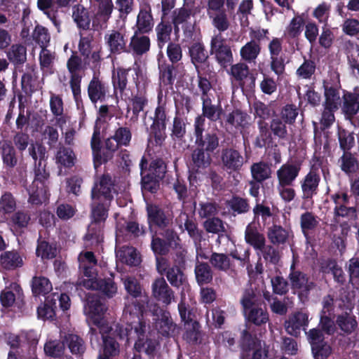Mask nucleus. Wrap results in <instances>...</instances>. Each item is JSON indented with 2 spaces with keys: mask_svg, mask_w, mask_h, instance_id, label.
<instances>
[{
  "mask_svg": "<svg viewBox=\"0 0 359 359\" xmlns=\"http://www.w3.org/2000/svg\"><path fill=\"white\" fill-rule=\"evenodd\" d=\"M55 160L57 165L71 168L75 165L76 156L72 149L62 146L58 149Z\"/></svg>",
  "mask_w": 359,
  "mask_h": 359,
  "instance_id": "nucleus-47",
  "label": "nucleus"
},
{
  "mask_svg": "<svg viewBox=\"0 0 359 359\" xmlns=\"http://www.w3.org/2000/svg\"><path fill=\"white\" fill-rule=\"evenodd\" d=\"M131 68H123L118 67L112 72L111 82L114 92L119 91L123 94L127 88L128 83L129 72Z\"/></svg>",
  "mask_w": 359,
  "mask_h": 359,
  "instance_id": "nucleus-40",
  "label": "nucleus"
},
{
  "mask_svg": "<svg viewBox=\"0 0 359 359\" xmlns=\"http://www.w3.org/2000/svg\"><path fill=\"white\" fill-rule=\"evenodd\" d=\"M211 20V24L218 32L219 34L226 32L230 27L231 23L226 11H222L208 15Z\"/></svg>",
  "mask_w": 359,
  "mask_h": 359,
  "instance_id": "nucleus-62",
  "label": "nucleus"
},
{
  "mask_svg": "<svg viewBox=\"0 0 359 359\" xmlns=\"http://www.w3.org/2000/svg\"><path fill=\"white\" fill-rule=\"evenodd\" d=\"M87 93L91 103L95 105L98 102L106 101L109 93V86L98 75L93 74L88 83Z\"/></svg>",
  "mask_w": 359,
  "mask_h": 359,
  "instance_id": "nucleus-18",
  "label": "nucleus"
},
{
  "mask_svg": "<svg viewBox=\"0 0 359 359\" xmlns=\"http://www.w3.org/2000/svg\"><path fill=\"white\" fill-rule=\"evenodd\" d=\"M0 154L4 168L6 170H11L18 165L19 157L16 149L11 140H4Z\"/></svg>",
  "mask_w": 359,
  "mask_h": 359,
  "instance_id": "nucleus-29",
  "label": "nucleus"
},
{
  "mask_svg": "<svg viewBox=\"0 0 359 359\" xmlns=\"http://www.w3.org/2000/svg\"><path fill=\"white\" fill-rule=\"evenodd\" d=\"M84 313L89 318V325L101 327L104 324V305L97 294L88 293L84 303Z\"/></svg>",
  "mask_w": 359,
  "mask_h": 359,
  "instance_id": "nucleus-12",
  "label": "nucleus"
},
{
  "mask_svg": "<svg viewBox=\"0 0 359 359\" xmlns=\"http://www.w3.org/2000/svg\"><path fill=\"white\" fill-rule=\"evenodd\" d=\"M189 54L191 63L196 71L199 67L205 69L210 67L209 55L202 42H195L189 48Z\"/></svg>",
  "mask_w": 359,
  "mask_h": 359,
  "instance_id": "nucleus-24",
  "label": "nucleus"
},
{
  "mask_svg": "<svg viewBox=\"0 0 359 359\" xmlns=\"http://www.w3.org/2000/svg\"><path fill=\"white\" fill-rule=\"evenodd\" d=\"M114 279V275L110 273L108 277H99L96 281H78L77 285L87 289L97 290L105 297L112 298L117 292V285Z\"/></svg>",
  "mask_w": 359,
  "mask_h": 359,
  "instance_id": "nucleus-15",
  "label": "nucleus"
},
{
  "mask_svg": "<svg viewBox=\"0 0 359 359\" xmlns=\"http://www.w3.org/2000/svg\"><path fill=\"white\" fill-rule=\"evenodd\" d=\"M151 118L149 137L154 139L156 146H161L167 137L166 128L170 120L165 103L158 102Z\"/></svg>",
  "mask_w": 359,
  "mask_h": 359,
  "instance_id": "nucleus-5",
  "label": "nucleus"
},
{
  "mask_svg": "<svg viewBox=\"0 0 359 359\" xmlns=\"http://www.w3.org/2000/svg\"><path fill=\"white\" fill-rule=\"evenodd\" d=\"M252 180L257 182H263L269 179L271 175L270 166L264 161L254 163L250 166Z\"/></svg>",
  "mask_w": 359,
  "mask_h": 359,
  "instance_id": "nucleus-52",
  "label": "nucleus"
},
{
  "mask_svg": "<svg viewBox=\"0 0 359 359\" xmlns=\"http://www.w3.org/2000/svg\"><path fill=\"white\" fill-rule=\"evenodd\" d=\"M37 7L51 20L55 27L59 29L61 22L58 19L57 9L53 7V0H37Z\"/></svg>",
  "mask_w": 359,
  "mask_h": 359,
  "instance_id": "nucleus-55",
  "label": "nucleus"
},
{
  "mask_svg": "<svg viewBox=\"0 0 359 359\" xmlns=\"http://www.w3.org/2000/svg\"><path fill=\"white\" fill-rule=\"evenodd\" d=\"M300 163H285L277 170L279 187H290L298 177L301 170Z\"/></svg>",
  "mask_w": 359,
  "mask_h": 359,
  "instance_id": "nucleus-22",
  "label": "nucleus"
},
{
  "mask_svg": "<svg viewBox=\"0 0 359 359\" xmlns=\"http://www.w3.org/2000/svg\"><path fill=\"white\" fill-rule=\"evenodd\" d=\"M245 320L256 326L265 325L269 320V313L262 306L261 298L252 289H246L240 300Z\"/></svg>",
  "mask_w": 359,
  "mask_h": 359,
  "instance_id": "nucleus-2",
  "label": "nucleus"
},
{
  "mask_svg": "<svg viewBox=\"0 0 359 359\" xmlns=\"http://www.w3.org/2000/svg\"><path fill=\"white\" fill-rule=\"evenodd\" d=\"M93 161L95 169H97V164L101 161L102 142L100 137V128L95 126L90 140Z\"/></svg>",
  "mask_w": 359,
  "mask_h": 359,
  "instance_id": "nucleus-53",
  "label": "nucleus"
},
{
  "mask_svg": "<svg viewBox=\"0 0 359 359\" xmlns=\"http://www.w3.org/2000/svg\"><path fill=\"white\" fill-rule=\"evenodd\" d=\"M147 223L151 231L165 229L172 224V215L161 206L147 203L146 206Z\"/></svg>",
  "mask_w": 359,
  "mask_h": 359,
  "instance_id": "nucleus-10",
  "label": "nucleus"
},
{
  "mask_svg": "<svg viewBox=\"0 0 359 359\" xmlns=\"http://www.w3.org/2000/svg\"><path fill=\"white\" fill-rule=\"evenodd\" d=\"M194 144L202 149L214 154L219 147V137L213 130H205V126H194Z\"/></svg>",
  "mask_w": 359,
  "mask_h": 359,
  "instance_id": "nucleus-13",
  "label": "nucleus"
},
{
  "mask_svg": "<svg viewBox=\"0 0 359 359\" xmlns=\"http://www.w3.org/2000/svg\"><path fill=\"white\" fill-rule=\"evenodd\" d=\"M67 68L70 74L69 86L72 92L74 99L77 105L82 103L81 98V80L83 75V61L80 56L75 53L69 57L67 62Z\"/></svg>",
  "mask_w": 359,
  "mask_h": 359,
  "instance_id": "nucleus-8",
  "label": "nucleus"
},
{
  "mask_svg": "<svg viewBox=\"0 0 359 359\" xmlns=\"http://www.w3.org/2000/svg\"><path fill=\"white\" fill-rule=\"evenodd\" d=\"M309 325V316L303 312H296L285 323V330L290 335L297 337L300 335L301 330H306Z\"/></svg>",
  "mask_w": 359,
  "mask_h": 359,
  "instance_id": "nucleus-27",
  "label": "nucleus"
},
{
  "mask_svg": "<svg viewBox=\"0 0 359 359\" xmlns=\"http://www.w3.org/2000/svg\"><path fill=\"white\" fill-rule=\"evenodd\" d=\"M261 51L259 43L251 40L244 45L240 50V55L243 60L252 62L257 57Z\"/></svg>",
  "mask_w": 359,
  "mask_h": 359,
  "instance_id": "nucleus-60",
  "label": "nucleus"
},
{
  "mask_svg": "<svg viewBox=\"0 0 359 359\" xmlns=\"http://www.w3.org/2000/svg\"><path fill=\"white\" fill-rule=\"evenodd\" d=\"M147 171L163 180L168 171L167 163L161 157H153L148 163Z\"/></svg>",
  "mask_w": 359,
  "mask_h": 359,
  "instance_id": "nucleus-61",
  "label": "nucleus"
},
{
  "mask_svg": "<svg viewBox=\"0 0 359 359\" xmlns=\"http://www.w3.org/2000/svg\"><path fill=\"white\" fill-rule=\"evenodd\" d=\"M323 88L325 96L324 107L327 109H339L341 104L339 88L326 80L323 81Z\"/></svg>",
  "mask_w": 359,
  "mask_h": 359,
  "instance_id": "nucleus-33",
  "label": "nucleus"
},
{
  "mask_svg": "<svg viewBox=\"0 0 359 359\" xmlns=\"http://www.w3.org/2000/svg\"><path fill=\"white\" fill-rule=\"evenodd\" d=\"M268 238L273 245L285 244L289 237L288 231L280 225L273 224L268 230Z\"/></svg>",
  "mask_w": 359,
  "mask_h": 359,
  "instance_id": "nucleus-58",
  "label": "nucleus"
},
{
  "mask_svg": "<svg viewBox=\"0 0 359 359\" xmlns=\"http://www.w3.org/2000/svg\"><path fill=\"white\" fill-rule=\"evenodd\" d=\"M341 111L347 120H352L359 112V87H355L352 91L344 90Z\"/></svg>",
  "mask_w": 359,
  "mask_h": 359,
  "instance_id": "nucleus-19",
  "label": "nucleus"
},
{
  "mask_svg": "<svg viewBox=\"0 0 359 359\" xmlns=\"http://www.w3.org/2000/svg\"><path fill=\"white\" fill-rule=\"evenodd\" d=\"M164 18L163 15L161 22L155 27L157 46L160 49H162L167 43L171 42L172 26L169 21L164 20Z\"/></svg>",
  "mask_w": 359,
  "mask_h": 359,
  "instance_id": "nucleus-38",
  "label": "nucleus"
},
{
  "mask_svg": "<svg viewBox=\"0 0 359 359\" xmlns=\"http://www.w3.org/2000/svg\"><path fill=\"white\" fill-rule=\"evenodd\" d=\"M7 58L15 67L27 61V48L22 43H14L6 51Z\"/></svg>",
  "mask_w": 359,
  "mask_h": 359,
  "instance_id": "nucleus-42",
  "label": "nucleus"
},
{
  "mask_svg": "<svg viewBox=\"0 0 359 359\" xmlns=\"http://www.w3.org/2000/svg\"><path fill=\"white\" fill-rule=\"evenodd\" d=\"M320 182V175L318 169L313 166L299 182L302 192V207L307 204L313 205V197L318 193Z\"/></svg>",
  "mask_w": 359,
  "mask_h": 359,
  "instance_id": "nucleus-9",
  "label": "nucleus"
},
{
  "mask_svg": "<svg viewBox=\"0 0 359 359\" xmlns=\"http://www.w3.org/2000/svg\"><path fill=\"white\" fill-rule=\"evenodd\" d=\"M1 264L6 270H13L23 266L22 257L18 251H6L1 255Z\"/></svg>",
  "mask_w": 359,
  "mask_h": 359,
  "instance_id": "nucleus-44",
  "label": "nucleus"
},
{
  "mask_svg": "<svg viewBox=\"0 0 359 359\" xmlns=\"http://www.w3.org/2000/svg\"><path fill=\"white\" fill-rule=\"evenodd\" d=\"M121 147L114 140L112 135L104 140V146L101 151V162L97 164V168L102 164H106L113 159L116 151Z\"/></svg>",
  "mask_w": 359,
  "mask_h": 359,
  "instance_id": "nucleus-50",
  "label": "nucleus"
},
{
  "mask_svg": "<svg viewBox=\"0 0 359 359\" xmlns=\"http://www.w3.org/2000/svg\"><path fill=\"white\" fill-rule=\"evenodd\" d=\"M36 243V257H40L42 260H49L56 257L57 250L55 242H49L40 235Z\"/></svg>",
  "mask_w": 359,
  "mask_h": 359,
  "instance_id": "nucleus-34",
  "label": "nucleus"
},
{
  "mask_svg": "<svg viewBox=\"0 0 359 359\" xmlns=\"http://www.w3.org/2000/svg\"><path fill=\"white\" fill-rule=\"evenodd\" d=\"M151 41L148 36L134 32L128 46V53L141 56L150 50Z\"/></svg>",
  "mask_w": 359,
  "mask_h": 359,
  "instance_id": "nucleus-30",
  "label": "nucleus"
},
{
  "mask_svg": "<svg viewBox=\"0 0 359 359\" xmlns=\"http://www.w3.org/2000/svg\"><path fill=\"white\" fill-rule=\"evenodd\" d=\"M195 14L192 8L183 6L173 11L172 20L182 27L190 22L191 17L194 16Z\"/></svg>",
  "mask_w": 359,
  "mask_h": 359,
  "instance_id": "nucleus-64",
  "label": "nucleus"
},
{
  "mask_svg": "<svg viewBox=\"0 0 359 359\" xmlns=\"http://www.w3.org/2000/svg\"><path fill=\"white\" fill-rule=\"evenodd\" d=\"M196 280L200 286L212 282L213 273L210 266L206 262H198L195 269Z\"/></svg>",
  "mask_w": 359,
  "mask_h": 359,
  "instance_id": "nucleus-51",
  "label": "nucleus"
},
{
  "mask_svg": "<svg viewBox=\"0 0 359 359\" xmlns=\"http://www.w3.org/2000/svg\"><path fill=\"white\" fill-rule=\"evenodd\" d=\"M27 191L29 194L28 202L32 205H41L48 198V187L31 184L27 189Z\"/></svg>",
  "mask_w": 359,
  "mask_h": 359,
  "instance_id": "nucleus-57",
  "label": "nucleus"
},
{
  "mask_svg": "<svg viewBox=\"0 0 359 359\" xmlns=\"http://www.w3.org/2000/svg\"><path fill=\"white\" fill-rule=\"evenodd\" d=\"M336 324L341 331L346 335L354 332L358 325L356 317L346 311L337 316Z\"/></svg>",
  "mask_w": 359,
  "mask_h": 359,
  "instance_id": "nucleus-41",
  "label": "nucleus"
},
{
  "mask_svg": "<svg viewBox=\"0 0 359 359\" xmlns=\"http://www.w3.org/2000/svg\"><path fill=\"white\" fill-rule=\"evenodd\" d=\"M338 162L341 171L348 175L355 174L359 170V161L357 155L351 151L343 152Z\"/></svg>",
  "mask_w": 359,
  "mask_h": 359,
  "instance_id": "nucleus-37",
  "label": "nucleus"
},
{
  "mask_svg": "<svg viewBox=\"0 0 359 359\" xmlns=\"http://www.w3.org/2000/svg\"><path fill=\"white\" fill-rule=\"evenodd\" d=\"M209 262L214 269L220 271L227 272L231 267L230 258L224 253L212 252Z\"/></svg>",
  "mask_w": 359,
  "mask_h": 359,
  "instance_id": "nucleus-59",
  "label": "nucleus"
},
{
  "mask_svg": "<svg viewBox=\"0 0 359 359\" xmlns=\"http://www.w3.org/2000/svg\"><path fill=\"white\" fill-rule=\"evenodd\" d=\"M245 241L256 250H262L266 244L264 235L260 233L256 226H252L251 224H248L245 229Z\"/></svg>",
  "mask_w": 359,
  "mask_h": 359,
  "instance_id": "nucleus-39",
  "label": "nucleus"
},
{
  "mask_svg": "<svg viewBox=\"0 0 359 359\" xmlns=\"http://www.w3.org/2000/svg\"><path fill=\"white\" fill-rule=\"evenodd\" d=\"M35 77L36 71L34 66L27 64L26 65L25 72H24L21 78V88L27 96H32L35 92L34 84Z\"/></svg>",
  "mask_w": 359,
  "mask_h": 359,
  "instance_id": "nucleus-45",
  "label": "nucleus"
},
{
  "mask_svg": "<svg viewBox=\"0 0 359 359\" xmlns=\"http://www.w3.org/2000/svg\"><path fill=\"white\" fill-rule=\"evenodd\" d=\"M148 159L143 156L140 162L142 189L151 194H156L160 188L161 178L147 172Z\"/></svg>",
  "mask_w": 359,
  "mask_h": 359,
  "instance_id": "nucleus-23",
  "label": "nucleus"
},
{
  "mask_svg": "<svg viewBox=\"0 0 359 359\" xmlns=\"http://www.w3.org/2000/svg\"><path fill=\"white\" fill-rule=\"evenodd\" d=\"M210 54L214 56L215 61L223 69L227 68L233 62L231 47L221 34L212 36Z\"/></svg>",
  "mask_w": 359,
  "mask_h": 359,
  "instance_id": "nucleus-7",
  "label": "nucleus"
},
{
  "mask_svg": "<svg viewBox=\"0 0 359 359\" xmlns=\"http://www.w3.org/2000/svg\"><path fill=\"white\" fill-rule=\"evenodd\" d=\"M259 134L256 137L254 145L257 148L270 147L273 146V140L271 130L268 123L264 120L257 121Z\"/></svg>",
  "mask_w": 359,
  "mask_h": 359,
  "instance_id": "nucleus-36",
  "label": "nucleus"
},
{
  "mask_svg": "<svg viewBox=\"0 0 359 359\" xmlns=\"http://www.w3.org/2000/svg\"><path fill=\"white\" fill-rule=\"evenodd\" d=\"M175 262H177L178 266L174 265L169 267L166 271L165 276L172 286L180 287L186 280V276L180 269L181 266L185 264L186 262L185 257L182 252L177 254V259Z\"/></svg>",
  "mask_w": 359,
  "mask_h": 359,
  "instance_id": "nucleus-28",
  "label": "nucleus"
},
{
  "mask_svg": "<svg viewBox=\"0 0 359 359\" xmlns=\"http://www.w3.org/2000/svg\"><path fill=\"white\" fill-rule=\"evenodd\" d=\"M337 136L340 149L343 151H351L355 146V133L343 127H337Z\"/></svg>",
  "mask_w": 359,
  "mask_h": 359,
  "instance_id": "nucleus-43",
  "label": "nucleus"
},
{
  "mask_svg": "<svg viewBox=\"0 0 359 359\" xmlns=\"http://www.w3.org/2000/svg\"><path fill=\"white\" fill-rule=\"evenodd\" d=\"M28 151L29 156L34 161V166L38 165V163H40V164L46 163L48 159L47 149L42 144L32 143Z\"/></svg>",
  "mask_w": 359,
  "mask_h": 359,
  "instance_id": "nucleus-63",
  "label": "nucleus"
},
{
  "mask_svg": "<svg viewBox=\"0 0 359 359\" xmlns=\"http://www.w3.org/2000/svg\"><path fill=\"white\" fill-rule=\"evenodd\" d=\"M220 164L222 168L229 173L238 172L244 164V157L236 148L225 147L221 151Z\"/></svg>",
  "mask_w": 359,
  "mask_h": 359,
  "instance_id": "nucleus-16",
  "label": "nucleus"
},
{
  "mask_svg": "<svg viewBox=\"0 0 359 359\" xmlns=\"http://www.w3.org/2000/svg\"><path fill=\"white\" fill-rule=\"evenodd\" d=\"M93 36L92 34L81 36L78 49L81 55L83 57L85 64L90 65L93 67L100 65L102 60L101 47L93 45Z\"/></svg>",
  "mask_w": 359,
  "mask_h": 359,
  "instance_id": "nucleus-14",
  "label": "nucleus"
},
{
  "mask_svg": "<svg viewBox=\"0 0 359 359\" xmlns=\"http://www.w3.org/2000/svg\"><path fill=\"white\" fill-rule=\"evenodd\" d=\"M186 121V118L180 116L177 113L176 114L170 128V137L172 140L182 141L185 137L187 134Z\"/></svg>",
  "mask_w": 359,
  "mask_h": 359,
  "instance_id": "nucleus-56",
  "label": "nucleus"
},
{
  "mask_svg": "<svg viewBox=\"0 0 359 359\" xmlns=\"http://www.w3.org/2000/svg\"><path fill=\"white\" fill-rule=\"evenodd\" d=\"M260 345H262L261 340L256 336H253L247 329L243 330L239 339V346L241 350L239 359L242 355L246 359H250V352Z\"/></svg>",
  "mask_w": 359,
  "mask_h": 359,
  "instance_id": "nucleus-32",
  "label": "nucleus"
},
{
  "mask_svg": "<svg viewBox=\"0 0 359 359\" xmlns=\"http://www.w3.org/2000/svg\"><path fill=\"white\" fill-rule=\"evenodd\" d=\"M114 182L109 173H104L94 182L90 191V208H95L98 212L109 210L111 203L114 200L112 190Z\"/></svg>",
  "mask_w": 359,
  "mask_h": 359,
  "instance_id": "nucleus-3",
  "label": "nucleus"
},
{
  "mask_svg": "<svg viewBox=\"0 0 359 359\" xmlns=\"http://www.w3.org/2000/svg\"><path fill=\"white\" fill-rule=\"evenodd\" d=\"M151 297L168 306L175 298V292L170 287L165 278L162 276L156 278L151 283Z\"/></svg>",
  "mask_w": 359,
  "mask_h": 359,
  "instance_id": "nucleus-21",
  "label": "nucleus"
},
{
  "mask_svg": "<svg viewBox=\"0 0 359 359\" xmlns=\"http://www.w3.org/2000/svg\"><path fill=\"white\" fill-rule=\"evenodd\" d=\"M72 18L79 29L88 30L90 29L91 18L87 8L82 5H77L73 8Z\"/></svg>",
  "mask_w": 359,
  "mask_h": 359,
  "instance_id": "nucleus-48",
  "label": "nucleus"
},
{
  "mask_svg": "<svg viewBox=\"0 0 359 359\" xmlns=\"http://www.w3.org/2000/svg\"><path fill=\"white\" fill-rule=\"evenodd\" d=\"M56 299L54 297L48 296L44 303L37 308V316L43 320H53L56 315Z\"/></svg>",
  "mask_w": 359,
  "mask_h": 359,
  "instance_id": "nucleus-49",
  "label": "nucleus"
},
{
  "mask_svg": "<svg viewBox=\"0 0 359 359\" xmlns=\"http://www.w3.org/2000/svg\"><path fill=\"white\" fill-rule=\"evenodd\" d=\"M178 67L179 65L170 64L165 61L158 65L159 80L164 86L172 88L177 78Z\"/></svg>",
  "mask_w": 359,
  "mask_h": 359,
  "instance_id": "nucleus-35",
  "label": "nucleus"
},
{
  "mask_svg": "<svg viewBox=\"0 0 359 359\" xmlns=\"http://www.w3.org/2000/svg\"><path fill=\"white\" fill-rule=\"evenodd\" d=\"M64 342L74 355L81 356L86 351V343L83 338L77 334H67L64 337Z\"/></svg>",
  "mask_w": 359,
  "mask_h": 359,
  "instance_id": "nucleus-46",
  "label": "nucleus"
},
{
  "mask_svg": "<svg viewBox=\"0 0 359 359\" xmlns=\"http://www.w3.org/2000/svg\"><path fill=\"white\" fill-rule=\"evenodd\" d=\"M109 216V212H98L95 208H90L91 222L88 226L84 240L90 244L99 243L103 239L104 223Z\"/></svg>",
  "mask_w": 359,
  "mask_h": 359,
  "instance_id": "nucleus-11",
  "label": "nucleus"
},
{
  "mask_svg": "<svg viewBox=\"0 0 359 359\" xmlns=\"http://www.w3.org/2000/svg\"><path fill=\"white\" fill-rule=\"evenodd\" d=\"M288 279L290 282L291 288L298 292L299 298L303 300L309 299L311 291L313 290L317 285L310 278L307 273L296 269L293 263L290 269Z\"/></svg>",
  "mask_w": 359,
  "mask_h": 359,
  "instance_id": "nucleus-6",
  "label": "nucleus"
},
{
  "mask_svg": "<svg viewBox=\"0 0 359 359\" xmlns=\"http://www.w3.org/2000/svg\"><path fill=\"white\" fill-rule=\"evenodd\" d=\"M135 339L133 332L125 328L123 325L117 323L114 325V329L111 328L107 334H102V353L116 357L120 353V343L124 342L127 346Z\"/></svg>",
  "mask_w": 359,
  "mask_h": 359,
  "instance_id": "nucleus-4",
  "label": "nucleus"
},
{
  "mask_svg": "<svg viewBox=\"0 0 359 359\" xmlns=\"http://www.w3.org/2000/svg\"><path fill=\"white\" fill-rule=\"evenodd\" d=\"M154 22L151 9L149 6L141 8L137 16V21L134 32L142 34L150 33L154 28Z\"/></svg>",
  "mask_w": 359,
  "mask_h": 359,
  "instance_id": "nucleus-31",
  "label": "nucleus"
},
{
  "mask_svg": "<svg viewBox=\"0 0 359 359\" xmlns=\"http://www.w3.org/2000/svg\"><path fill=\"white\" fill-rule=\"evenodd\" d=\"M144 312L145 305L143 301L133 299L131 302L126 304L123 316L126 325L124 327L133 332V336L136 338L135 349L138 352H144L149 359H154L158 342L147 334L149 325L144 318Z\"/></svg>",
  "mask_w": 359,
  "mask_h": 359,
  "instance_id": "nucleus-1",
  "label": "nucleus"
},
{
  "mask_svg": "<svg viewBox=\"0 0 359 359\" xmlns=\"http://www.w3.org/2000/svg\"><path fill=\"white\" fill-rule=\"evenodd\" d=\"M154 324L158 332L163 337H168L170 332H174V324L169 311L155 305L152 310Z\"/></svg>",
  "mask_w": 359,
  "mask_h": 359,
  "instance_id": "nucleus-20",
  "label": "nucleus"
},
{
  "mask_svg": "<svg viewBox=\"0 0 359 359\" xmlns=\"http://www.w3.org/2000/svg\"><path fill=\"white\" fill-rule=\"evenodd\" d=\"M53 289L49 279L44 276H34L32 280V291L35 297L46 295Z\"/></svg>",
  "mask_w": 359,
  "mask_h": 359,
  "instance_id": "nucleus-54",
  "label": "nucleus"
},
{
  "mask_svg": "<svg viewBox=\"0 0 359 359\" xmlns=\"http://www.w3.org/2000/svg\"><path fill=\"white\" fill-rule=\"evenodd\" d=\"M212 153L194 147L191 154V165L196 173L202 172L210 166L212 162Z\"/></svg>",
  "mask_w": 359,
  "mask_h": 359,
  "instance_id": "nucleus-26",
  "label": "nucleus"
},
{
  "mask_svg": "<svg viewBox=\"0 0 359 359\" xmlns=\"http://www.w3.org/2000/svg\"><path fill=\"white\" fill-rule=\"evenodd\" d=\"M104 41L111 54L119 55L128 51L126 35L118 30L114 29L105 34Z\"/></svg>",
  "mask_w": 359,
  "mask_h": 359,
  "instance_id": "nucleus-25",
  "label": "nucleus"
},
{
  "mask_svg": "<svg viewBox=\"0 0 359 359\" xmlns=\"http://www.w3.org/2000/svg\"><path fill=\"white\" fill-rule=\"evenodd\" d=\"M202 114L194 118V126H205V118L212 122H216L221 119L223 109L220 103L214 104L210 97L203 98Z\"/></svg>",
  "mask_w": 359,
  "mask_h": 359,
  "instance_id": "nucleus-17",
  "label": "nucleus"
}]
</instances>
